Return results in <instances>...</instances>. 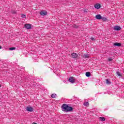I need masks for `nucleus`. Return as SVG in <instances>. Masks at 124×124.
Returning <instances> with one entry per match:
<instances>
[{
	"instance_id": "obj_1",
	"label": "nucleus",
	"mask_w": 124,
	"mask_h": 124,
	"mask_svg": "<svg viewBox=\"0 0 124 124\" xmlns=\"http://www.w3.org/2000/svg\"><path fill=\"white\" fill-rule=\"evenodd\" d=\"M62 110L63 112L68 113V112H72L73 111V108L72 107L69 106L66 104H63L62 106Z\"/></svg>"
},
{
	"instance_id": "obj_2",
	"label": "nucleus",
	"mask_w": 124,
	"mask_h": 124,
	"mask_svg": "<svg viewBox=\"0 0 124 124\" xmlns=\"http://www.w3.org/2000/svg\"><path fill=\"white\" fill-rule=\"evenodd\" d=\"M68 81L70 83H75V78L73 77H71L69 78Z\"/></svg>"
},
{
	"instance_id": "obj_21",
	"label": "nucleus",
	"mask_w": 124,
	"mask_h": 124,
	"mask_svg": "<svg viewBox=\"0 0 124 124\" xmlns=\"http://www.w3.org/2000/svg\"><path fill=\"white\" fill-rule=\"evenodd\" d=\"M22 18H26V15L24 14L21 15Z\"/></svg>"
},
{
	"instance_id": "obj_8",
	"label": "nucleus",
	"mask_w": 124,
	"mask_h": 124,
	"mask_svg": "<svg viewBox=\"0 0 124 124\" xmlns=\"http://www.w3.org/2000/svg\"><path fill=\"white\" fill-rule=\"evenodd\" d=\"M40 14L43 16H46V15H47V12H45V11H42L40 12Z\"/></svg>"
},
{
	"instance_id": "obj_15",
	"label": "nucleus",
	"mask_w": 124,
	"mask_h": 124,
	"mask_svg": "<svg viewBox=\"0 0 124 124\" xmlns=\"http://www.w3.org/2000/svg\"><path fill=\"white\" fill-rule=\"evenodd\" d=\"M51 97L52 98H56V97H57V94H55V93L52 94H51Z\"/></svg>"
},
{
	"instance_id": "obj_18",
	"label": "nucleus",
	"mask_w": 124,
	"mask_h": 124,
	"mask_svg": "<svg viewBox=\"0 0 124 124\" xmlns=\"http://www.w3.org/2000/svg\"><path fill=\"white\" fill-rule=\"evenodd\" d=\"M12 14H17V11L15 10L12 11Z\"/></svg>"
},
{
	"instance_id": "obj_22",
	"label": "nucleus",
	"mask_w": 124,
	"mask_h": 124,
	"mask_svg": "<svg viewBox=\"0 0 124 124\" xmlns=\"http://www.w3.org/2000/svg\"><path fill=\"white\" fill-rule=\"evenodd\" d=\"M108 61H109V62H112L113 59L112 58H108Z\"/></svg>"
},
{
	"instance_id": "obj_13",
	"label": "nucleus",
	"mask_w": 124,
	"mask_h": 124,
	"mask_svg": "<svg viewBox=\"0 0 124 124\" xmlns=\"http://www.w3.org/2000/svg\"><path fill=\"white\" fill-rule=\"evenodd\" d=\"M85 75L87 77H90V76H91V72H86Z\"/></svg>"
},
{
	"instance_id": "obj_19",
	"label": "nucleus",
	"mask_w": 124,
	"mask_h": 124,
	"mask_svg": "<svg viewBox=\"0 0 124 124\" xmlns=\"http://www.w3.org/2000/svg\"><path fill=\"white\" fill-rule=\"evenodd\" d=\"M116 74L118 75V76H122V75L121 74V73L120 72H116Z\"/></svg>"
},
{
	"instance_id": "obj_16",
	"label": "nucleus",
	"mask_w": 124,
	"mask_h": 124,
	"mask_svg": "<svg viewBox=\"0 0 124 124\" xmlns=\"http://www.w3.org/2000/svg\"><path fill=\"white\" fill-rule=\"evenodd\" d=\"M16 47H12L9 48V50L10 51H13V50H16Z\"/></svg>"
},
{
	"instance_id": "obj_25",
	"label": "nucleus",
	"mask_w": 124,
	"mask_h": 124,
	"mask_svg": "<svg viewBox=\"0 0 124 124\" xmlns=\"http://www.w3.org/2000/svg\"><path fill=\"white\" fill-rule=\"evenodd\" d=\"M2 47L0 46V49H1Z\"/></svg>"
},
{
	"instance_id": "obj_3",
	"label": "nucleus",
	"mask_w": 124,
	"mask_h": 124,
	"mask_svg": "<svg viewBox=\"0 0 124 124\" xmlns=\"http://www.w3.org/2000/svg\"><path fill=\"white\" fill-rule=\"evenodd\" d=\"M25 28L27 30H31V24H25Z\"/></svg>"
},
{
	"instance_id": "obj_5",
	"label": "nucleus",
	"mask_w": 124,
	"mask_h": 124,
	"mask_svg": "<svg viewBox=\"0 0 124 124\" xmlns=\"http://www.w3.org/2000/svg\"><path fill=\"white\" fill-rule=\"evenodd\" d=\"M94 7H95L96 9H99V8H100V7H101V4H100L99 3H96L94 5Z\"/></svg>"
},
{
	"instance_id": "obj_17",
	"label": "nucleus",
	"mask_w": 124,
	"mask_h": 124,
	"mask_svg": "<svg viewBox=\"0 0 124 124\" xmlns=\"http://www.w3.org/2000/svg\"><path fill=\"white\" fill-rule=\"evenodd\" d=\"M84 105L85 106L88 107V106H89V105H90V104L89 103V102H85V103H84Z\"/></svg>"
},
{
	"instance_id": "obj_10",
	"label": "nucleus",
	"mask_w": 124,
	"mask_h": 124,
	"mask_svg": "<svg viewBox=\"0 0 124 124\" xmlns=\"http://www.w3.org/2000/svg\"><path fill=\"white\" fill-rule=\"evenodd\" d=\"M102 17L100 15H97L95 16V18L97 19V20H101Z\"/></svg>"
},
{
	"instance_id": "obj_12",
	"label": "nucleus",
	"mask_w": 124,
	"mask_h": 124,
	"mask_svg": "<svg viewBox=\"0 0 124 124\" xmlns=\"http://www.w3.org/2000/svg\"><path fill=\"white\" fill-rule=\"evenodd\" d=\"M106 84H107L108 85H110V84H111V81H110V79H106Z\"/></svg>"
},
{
	"instance_id": "obj_11",
	"label": "nucleus",
	"mask_w": 124,
	"mask_h": 124,
	"mask_svg": "<svg viewBox=\"0 0 124 124\" xmlns=\"http://www.w3.org/2000/svg\"><path fill=\"white\" fill-rule=\"evenodd\" d=\"M83 57L85 58L86 59H89L90 58V55L86 53V54H84Z\"/></svg>"
},
{
	"instance_id": "obj_4",
	"label": "nucleus",
	"mask_w": 124,
	"mask_h": 124,
	"mask_svg": "<svg viewBox=\"0 0 124 124\" xmlns=\"http://www.w3.org/2000/svg\"><path fill=\"white\" fill-rule=\"evenodd\" d=\"M71 58L77 59V58H78V54H77V53H73L71 54Z\"/></svg>"
},
{
	"instance_id": "obj_24",
	"label": "nucleus",
	"mask_w": 124,
	"mask_h": 124,
	"mask_svg": "<svg viewBox=\"0 0 124 124\" xmlns=\"http://www.w3.org/2000/svg\"><path fill=\"white\" fill-rule=\"evenodd\" d=\"M91 40H93V41L94 40V38H91Z\"/></svg>"
},
{
	"instance_id": "obj_23",
	"label": "nucleus",
	"mask_w": 124,
	"mask_h": 124,
	"mask_svg": "<svg viewBox=\"0 0 124 124\" xmlns=\"http://www.w3.org/2000/svg\"><path fill=\"white\" fill-rule=\"evenodd\" d=\"M73 27H75V28H78V27H76V25H73Z\"/></svg>"
},
{
	"instance_id": "obj_14",
	"label": "nucleus",
	"mask_w": 124,
	"mask_h": 124,
	"mask_svg": "<svg viewBox=\"0 0 124 124\" xmlns=\"http://www.w3.org/2000/svg\"><path fill=\"white\" fill-rule=\"evenodd\" d=\"M99 120L101 122H104V121H105V118H104V117H99Z\"/></svg>"
},
{
	"instance_id": "obj_6",
	"label": "nucleus",
	"mask_w": 124,
	"mask_h": 124,
	"mask_svg": "<svg viewBox=\"0 0 124 124\" xmlns=\"http://www.w3.org/2000/svg\"><path fill=\"white\" fill-rule=\"evenodd\" d=\"M121 29L122 28H121V27L118 25H116L114 27V31H121Z\"/></svg>"
},
{
	"instance_id": "obj_20",
	"label": "nucleus",
	"mask_w": 124,
	"mask_h": 124,
	"mask_svg": "<svg viewBox=\"0 0 124 124\" xmlns=\"http://www.w3.org/2000/svg\"><path fill=\"white\" fill-rule=\"evenodd\" d=\"M101 19H102L103 21H106L107 20V18H106L105 17H102V18Z\"/></svg>"
},
{
	"instance_id": "obj_26",
	"label": "nucleus",
	"mask_w": 124,
	"mask_h": 124,
	"mask_svg": "<svg viewBox=\"0 0 124 124\" xmlns=\"http://www.w3.org/2000/svg\"><path fill=\"white\" fill-rule=\"evenodd\" d=\"M0 87H1V85L0 84Z\"/></svg>"
},
{
	"instance_id": "obj_7",
	"label": "nucleus",
	"mask_w": 124,
	"mask_h": 124,
	"mask_svg": "<svg viewBox=\"0 0 124 124\" xmlns=\"http://www.w3.org/2000/svg\"><path fill=\"white\" fill-rule=\"evenodd\" d=\"M26 110H27L29 112H32L33 111V108H32L31 107H27Z\"/></svg>"
},
{
	"instance_id": "obj_9",
	"label": "nucleus",
	"mask_w": 124,
	"mask_h": 124,
	"mask_svg": "<svg viewBox=\"0 0 124 124\" xmlns=\"http://www.w3.org/2000/svg\"><path fill=\"white\" fill-rule=\"evenodd\" d=\"M113 45L114 46H117V47H121V46H122V44L120 43H114Z\"/></svg>"
}]
</instances>
